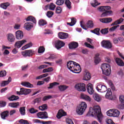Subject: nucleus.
Segmentation results:
<instances>
[{
	"label": "nucleus",
	"instance_id": "ea45409f",
	"mask_svg": "<svg viewBox=\"0 0 124 124\" xmlns=\"http://www.w3.org/2000/svg\"><path fill=\"white\" fill-rule=\"evenodd\" d=\"M47 21L44 19H40L38 22L39 26H45V25H47Z\"/></svg>",
	"mask_w": 124,
	"mask_h": 124
},
{
	"label": "nucleus",
	"instance_id": "aec40b11",
	"mask_svg": "<svg viewBox=\"0 0 124 124\" xmlns=\"http://www.w3.org/2000/svg\"><path fill=\"white\" fill-rule=\"evenodd\" d=\"M46 10H47V9H49V10H55V8H56V5L54 4L53 3H51L50 4H48L45 6Z\"/></svg>",
	"mask_w": 124,
	"mask_h": 124
},
{
	"label": "nucleus",
	"instance_id": "e2e57ef3",
	"mask_svg": "<svg viewBox=\"0 0 124 124\" xmlns=\"http://www.w3.org/2000/svg\"><path fill=\"white\" fill-rule=\"evenodd\" d=\"M106 123L108 124H115L113 121L110 119H107L106 120Z\"/></svg>",
	"mask_w": 124,
	"mask_h": 124
},
{
	"label": "nucleus",
	"instance_id": "13d9d810",
	"mask_svg": "<svg viewBox=\"0 0 124 124\" xmlns=\"http://www.w3.org/2000/svg\"><path fill=\"white\" fill-rule=\"evenodd\" d=\"M120 27V25L114 26L109 29V31H115L117 30V28Z\"/></svg>",
	"mask_w": 124,
	"mask_h": 124
},
{
	"label": "nucleus",
	"instance_id": "1a4fd4ad",
	"mask_svg": "<svg viewBox=\"0 0 124 124\" xmlns=\"http://www.w3.org/2000/svg\"><path fill=\"white\" fill-rule=\"evenodd\" d=\"M96 90H97V92H99V93H105V92H107V87L99 83L96 87Z\"/></svg>",
	"mask_w": 124,
	"mask_h": 124
},
{
	"label": "nucleus",
	"instance_id": "4468645a",
	"mask_svg": "<svg viewBox=\"0 0 124 124\" xmlns=\"http://www.w3.org/2000/svg\"><path fill=\"white\" fill-rule=\"evenodd\" d=\"M27 40H22L21 41H17L16 42L15 44V46L16 47V48H17L18 49L21 48L25 43H26Z\"/></svg>",
	"mask_w": 124,
	"mask_h": 124
},
{
	"label": "nucleus",
	"instance_id": "f257e3e1",
	"mask_svg": "<svg viewBox=\"0 0 124 124\" xmlns=\"http://www.w3.org/2000/svg\"><path fill=\"white\" fill-rule=\"evenodd\" d=\"M87 115L90 117H96L99 122L101 123L102 122L103 115H102L101 113L100 107L99 106L96 105L93 107H90Z\"/></svg>",
	"mask_w": 124,
	"mask_h": 124
},
{
	"label": "nucleus",
	"instance_id": "9d476101",
	"mask_svg": "<svg viewBox=\"0 0 124 124\" xmlns=\"http://www.w3.org/2000/svg\"><path fill=\"white\" fill-rule=\"evenodd\" d=\"M101 46L103 48H106V49H111L113 47L112 46V43L109 41L104 40L101 42Z\"/></svg>",
	"mask_w": 124,
	"mask_h": 124
},
{
	"label": "nucleus",
	"instance_id": "864d4df0",
	"mask_svg": "<svg viewBox=\"0 0 124 124\" xmlns=\"http://www.w3.org/2000/svg\"><path fill=\"white\" fill-rule=\"evenodd\" d=\"M53 15H54V12H53L51 11H48L46 13V16L48 18H51V17H52L53 16Z\"/></svg>",
	"mask_w": 124,
	"mask_h": 124
},
{
	"label": "nucleus",
	"instance_id": "5701e85b",
	"mask_svg": "<svg viewBox=\"0 0 124 124\" xmlns=\"http://www.w3.org/2000/svg\"><path fill=\"white\" fill-rule=\"evenodd\" d=\"M58 36L60 39H65L66 38H67L68 34L66 33L60 32L58 34Z\"/></svg>",
	"mask_w": 124,
	"mask_h": 124
},
{
	"label": "nucleus",
	"instance_id": "412c9836",
	"mask_svg": "<svg viewBox=\"0 0 124 124\" xmlns=\"http://www.w3.org/2000/svg\"><path fill=\"white\" fill-rule=\"evenodd\" d=\"M64 116H66V112L61 109L58 111V113L57 115V117L58 119H61L62 117H63Z\"/></svg>",
	"mask_w": 124,
	"mask_h": 124
},
{
	"label": "nucleus",
	"instance_id": "c756f323",
	"mask_svg": "<svg viewBox=\"0 0 124 124\" xmlns=\"http://www.w3.org/2000/svg\"><path fill=\"white\" fill-rule=\"evenodd\" d=\"M113 21V19L111 18H101L100 19V21L102 23H110V22H112Z\"/></svg>",
	"mask_w": 124,
	"mask_h": 124
},
{
	"label": "nucleus",
	"instance_id": "b1692460",
	"mask_svg": "<svg viewBox=\"0 0 124 124\" xmlns=\"http://www.w3.org/2000/svg\"><path fill=\"white\" fill-rule=\"evenodd\" d=\"M71 22L67 23V25H68L70 27H73V26H74L76 24L77 19L75 17H71Z\"/></svg>",
	"mask_w": 124,
	"mask_h": 124
},
{
	"label": "nucleus",
	"instance_id": "cd10ccee",
	"mask_svg": "<svg viewBox=\"0 0 124 124\" xmlns=\"http://www.w3.org/2000/svg\"><path fill=\"white\" fill-rule=\"evenodd\" d=\"M9 115V112L8 111V110H6L1 113V117L3 120H5Z\"/></svg>",
	"mask_w": 124,
	"mask_h": 124
},
{
	"label": "nucleus",
	"instance_id": "4be33fe9",
	"mask_svg": "<svg viewBox=\"0 0 124 124\" xmlns=\"http://www.w3.org/2000/svg\"><path fill=\"white\" fill-rule=\"evenodd\" d=\"M33 27V25H32L31 22H27L24 24V28H25L27 31H31Z\"/></svg>",
	"mask_w": 124,
	"mask_h": 124
},
{
	"label": "nucleus",
	"instance_id": "052dcab7",
	"mask_svg": "<svg viewBox=\"0 0 124 124\" xmlns=\"http://www.w3.org/2000/svg\"><path fill=\"white\" fill-rule=\"evenodd\" d=\"M64 2V0H57L56 4H57V5H62V4H63Z\"/></svg>",
	"mask_w": 124,
	"mask_h": 124
},
{
	"label": "nucleus",
	"instance_id": "c85d7f7f",
	"mask_svg": "<svg viewBox=\"0 0 124 124\" xmlns=\"http://www.w3.org/2000/svg\"><path fill=\"white\" fill-rule=\"evenodd\" d=\"M78 47V43L77 42H72L69 45L70 49H75Z\"/></svg>",
	"mask_w": 124,
	"mask_h": 124
},
{
	"label": "nucleus",
	"instance_id": "2eb2a0df",
	"mask_svg": "<svg viewBox=\"0 0 124 124\" xmlns=\"http://www.w3.org/2000/svg\"><path fill=\"white\" fill-rule=\"evenodd\" d=\"M97 9L100 12H104V11L110 10V9H111V7L109 6H101L98 7Z\"/></svg>",
	"mask_w": 124,
	"mask_h": 124
},
{
	"label": "nucleus",
	"instance_id": "37998d69",
	"mask_svg": "<svg viewBox=\"0 0 124 124\" xmlns=\"http://www.w3.org/2000/svg\"><path fill=\"white\" fill-rule=\"evenodd\" d=\"M48 108V107L47 106V105L44 104L42 106H40L39 107V110L41 111H45V110H46V109Z\"/></svg>",
	"mask_w": 124,
	"mask_h": 124
},
{
	"label": "nucleus",
	"instance_id": "6e6d98bb",
	"mask_svg": "<svg viewBox=\"0 0 124 124\" xmlns=\"http://www.w3.org/2000/svg\"><path fill=\"white\" fill-rule=\"evenodd\" d=\"M29 111L31 114H35V113H37V112H38V110L33 108H31L29 109Z\"/></svg>",
	"mask_w": 124,
	"mask_h": 124
},
{
	"label": "nucleus",
	"instance_id": "9b49d317",
	"mask_svg": "<svg viewBox=\"0 0 124 124\" xmlns=\"http://www.w3.org/2000/svg\"><path fill=\"white\" fill-rule=\"evenodd\" d=\"M31 93V90L29 89H24L21 88L20 92L17 91V94H19V95L21 94H24V95H27V94H29Z\"/></svg>",
	"mask_w": 124,
	"mask_h": 124
},
{
	"label": "nucleus",
	"instance_id": "2f4dec72",
	"mask_svg": "<svg viewBox=\"0 0 124 124\" xmlns=\"http://www.w3.org/2000/svg\"><path fill=\"white\" fill-rule=\"evenodd\" d=\"M21 85L24 87H26V88H34L33 85L29 82H22Z\"/></svg>",
	"mask_w": 124,
	"mask_h": 124
},
{
	"label": "nucleus",
	"instance_id": "a878e982",
	"mask_svg": "<svg viewBox=\"0 0 124 124\" xmlns=\"http://www.w3.org/2000/svg\"><path fill=\"white\" fill-rule=\"evenodd\" d=\"M124 21V19L123 18H120V19L117 20L116 21H114L111 24V26H115L116 25H120V24H122Z\"/></svg>",
	"mask_w": 124,
	"mask_h": 124
},
{
	"label": "nucleus",
	"instance_id": "4d7b16f0",
	"mask_svg": "<svg viewBox=\"0 0 124 124\" xmlns=\"http://www.w3.org/2000/svg\"><path fill=\"white\" fill-rule=\"evenodd\" d=\"M108 84H109V87L111 88L113 91L115 90V87H114V84H113L112 81L109 80L108 82Z\"/></svg>",
	"mask_w": 124,
	"mask_h": 124
},
{
	"label": "nucleus",
	"instance_id": "c9c22d12",
	"mask_svg": "<svg viewBox=\"0 0 124 124\" xmlns=\"http://www.w3.org/2000/svg\"><path fill=\"white\" fill-rule=\"evenodd\" d=\"M19 105V104L18 102L10 103L8 104V106H9V107H11L12 108H17V107H18Z\"/></svg>",
	"mask_w": 124,
	"mask_h": 124
},
{
	"label": "nucleus",
	"instance_id": "7ed1b4c3",
	"mask_svg": "<svg viewBox=\"0 0 124 124\" xmlns=\"http://www.w3.org/2000/svg\"><path fill=\"white\" fill-rule=\"evenodd\" d=\"M87 107H88V105H87L86 102H81V104L76 108V112L77 114L79 116H82V115L85 113L86 109H87Z\"/></svg>",
	"mask_w": 124,
	"mask_h": 124
},
{
	"label": "nucleus",
	"instance_id": "680f3d73",
	"mask_svg": "<svg viewBox=\"0 0 124 124\" xmlns=\"http://www.w3.org/2000/svg\"><path fill=\"white\" fill-rule=\"evenodd\" d=\"M19 123L23 124H30V123H29L28 120H25L23 119H21L20 120H19Z\"/></svg>",
	"mask_w": 124,
	"mask_h": 124
},
{
	"label": "nucleus",
	"instance_id": "393cba45",
	"mask_svg": "<svg viewBox=\"0 0 124 124\" xmlns=\"http://www.w3.org/2000/svg\"><path fill=\"white\" fill-rule=\"evenodd\" d=\"M68 88H69V87L65 85H60L58 86V89L60 92H64V91H66Z\"/></svg>",
	"mask_w": 124,
	"mask_h": 124
},
{
	"label": "nucleus",
	"instance_id": "0e129e2a",
	"mask_svg": "<svg viewBox=\"0 0 124 124\" xmlns=\"http://www.w3.org/2000/svg\"><path fill=\"white\" fill-rule=\"evenodd\" d=\"M6 75V72L5 70H2L0 72V77H4Z\"/></svg>",
	"mask_w": 124,
	"mask_h": 124
},
{
	"label": "nucleus",
	"instance_id": "a211bd4d",
	"mask_svg": "<svg viewBox=\"0 0 124 124\" xmlns=\"http://www.w3.org/2000/svg\"><path fill=\"white\" fill-rule=\"evenodd\" d=\"M80 98H81V99H83V100H85L86 101H88V102H91V101H92V98L84 93L81 94Z\"/></svg>",
	"mask_w": 124,
	"mask_h": 124
},
{
	"label": "nucleus",
	"instance_id": "338daca9",
	"mask_svg": "<svg viewBox=\"0 0 124 124\" xmlns=\"http://www.w3.org/2000/svg\"><path fill=\"white\" fill-rule=\"evenodd\" d=\"M85 45L86 47H87L88 48H90V49H93V46L91 45L90 44H88V43L85 42Z\"/></svg>",
	"mask_w": 124,
	"mask_h": 124
},
{
	"label": "nucleus",
	"instance_id": "7c9ffc66",
	"mask_svg": "<svg viewBox=\"0 0 124 124\" xmlns=\"http://www.w3.org/2000/svg\"><path fill=\"white\" fill-rule=\"evenodd\" d=\"M115 62H116V63L118 64V65H119L120 66H124V62L123 61V60H122L121 59L116 58L115 59Z\"/></svg>",
	"mask_w": 124,
	"mask_h": 124
},
{
	"label": "nucleus",
	"instance_id": "20e7f679",
	"mask_svg": "<svg viewBox=\"0 0 124 124\" xmlns=\"http://www.w3.org/2000/svg\"><path fill=\"white\" fill-rule=\"evenodd\" d=\"M101 69L102 70L103 74L106 76H109L111 74V66L108 63H104L101 65Z\"/></svg>",
	"mask_w": 124,
	"mask_h": 124
},
{
	"label": "nucleus",
	"instance_id": "de8ad7c7",
	"mask_svg": "<svg viewBox=\"0 0 124 124\" xmlns=\"http://www.w3.org/2000/svg\"><path fill=\"white\" fill-rule=\"evenodd\" d=\"M57 85H60V83L56 82L51 83L49 84V87H47V89H53V88L55 87V86H57Z\"/></svg>",
	"mask_w": 124,
	"mask_h": 124
},
{
	"label": "nucleus",
	"instance_id": "774afa93",
	"mask_svg": "<svg viewBox=\"0 0 124 124\" xmlns=\"http://www.w3.org/2000/svg\"><path fill=\"white\" fill-rule=\"evenodd\" d=\"M108 16V15L107 11H105V12L101 14V17H106V16Z\"/></svg>",
	"mask_w": 124,
	"mask_h": 124
},
{
	"label": "nucleus",
	"instance_id": "f8f14e48",
	"mask_svg": "<svg viewBox=\"0 0 124 124\" xmlns=\"http://www.w3.org/2000/svg\"><path fill=\"white\" fill-rule=\"evenodd\" d=\"M37 117L39 119H48V113L46 111L40 112L37 113Z\"/></svg>",
	"mask_w": 124,
	"mask_h": 124
},
{
	"label": "nucleus",
	"instance_id": "423d86ee",
	"mask_svg": "<svg viewBox=\"0 0 124 124\" xmlns=\"http://www.w3.org/2000/svg\"><path fill=\"white\" fill-rule=\"evenodd\" d=\"M107 115L108 117L118 118L120 116V111L116 109H110L107 112Z\"/></svg>",
	"mask_w": 124,
	"mask_h": 124
},
{
	"label": "nucleus",
	"instance_id": "3c124183",
	"mask_svg": "<svg viewBox=\"0 0 124 124\" xmlns=\"http://www.w3.org/2000/svg\"><path fill=\"white\" fill-rule=\"evenodd\" d=\"M53 68L52 67H49L46 69H44L43 70V73H46V72H51L52 71H53Z\"/></svg>",
	"mask_w": 124,
	"mask_h": 124
},
{
	"label": "nucleus",
	"instance_id": "0eeeda50",
	"mask_svg": "<svg viewBox=\"0 0 124 124\" xmlns=\"http://www.w3.org/2000/svg\"><path fill=\"white\" fill-rule=\"evenodd\" d=\"M80 26L83 30L87 31L88 29H92L93 27V22L92 20H89L85 25H83V21H81L80 22Z\"/></svg>",
	"mask_w": 124,
	"mask_h": 124
},
{
	"label": "nucleus",
	"instance_id": "dca6fc26",
	"mask_svg": "<svg viewBox=\"0 0 124 124\" xmlns=\"http://www.w3.org/2000/svg\"><path fill=\"white\" fill-rule=\"evenodd\" d=\"M65 44L64 43L62 42L60 40L57 41L55 43V47L57 49V50H60L62 47H63Z\"/></svg>",
	"mask_w": 124,
	"mask_h": 124
},
{
	"label": "nucleus",
	"instance_id": "bf43d9fd",
	"mask_svg": "<svg viewBox=\"0 0 124 124\" xmlns=\"http://www.w3.org/2000/svg\"><path fill=\"white\" fill-rule=\"evenodd\" d=\"M66 124H74L73 121H72V119L70 118H67L66 119Z\"/></svg>",
	"mask_w": 124,
	"mask_h": 124
},
{
	"label": "nucleus",
	"instance_id": "8fccbe9b",
	"mask_svg": "<svg viewBox=\"0 0 124 124\" xmlns=\"http://www.w3.org/2000/svg\"><path fill=\"white\" fill-rule=\"evenodd\" d=\"M45 51V48L43 46H40L38 50V52L39 54H42L44 53Z\"/></svg>",
	"mask_w": 124,
	"mask_h": 124
},
{
	"label": "nucleus",
	"instance_id": "39448f33",
	"mask_svg": "<svg viewBox=\"0 0 124 124\" xmlns=\"http://www.w3.org/2000/svg\"><path fill=\"white\" fill-rule=\"evenodd\" d=\"M74 88L78 92H84L86 91V84L84 83H78L74 85Z\"/></svg>",
	"mask_w": 124,
	"mask_h": 124
},
{
	"label": "nucleus",
	"instance_id": "a19ab883",
	"mask_svg": "<svg viewBox=\"0 0 124 124\" xmlns=\"http://www.w3.org/2000/svg\"><path fill=\"white\" fill-rule=\"evenodd\" d=\"M65 4L68 9H71V2L70 0H65Z\"/></svg>",
	"mask_w": 124,
	"mask_h": 124
},
{
	"label": "nucleus",
	"instance_id": "c03bdc74",
	"mask_svg": "<svg viewBox=\"0 0 124 124\" xmlns=\"http://www.w3.org/2000/svg\"><path fill=\"white\" fill-rule=\"evenodd\" d=\"M91 79V74L88 72H86L84 76V80L86 81H89Z\"/></svg>",
	"mask_w": 124,
	"mask_h": 124
},
{
	"label": "nucleus",
	"instance_id": "49530a36",
	"mask_svg": "<svg viewBox=\"0 0 124 124\" xmlns=\"http://www.w3.org/2000/svg\"><path fill=\"white\" fill-rule=\"evenodd\" d=\"M19 112L22 116H25L26 115V108H25V107L20 108Z\"/></svg>",
	"mask_w": 124,
	"mask_h": 124
},
{
	"label": "nucleus",
	"instance_id": "6ab92c4d",
	"mask_svg": "<svg viewBox=\"0 0 124 124\" xmlns=\"http://www.w3.org/2000/svg\"><path fill=\"white\" fill-rule=\"evenodd\" d=\"M87 89L89 94H93V87L92 83H89L87 85Z\"/></svg>",
	"mask_w": 124,
	"mask_h": 124
},
{
	"label": "nucleus",
	"instance_id": "473e14b6",
	"mask_svg": "<svg viewBox=\"0 0 124 124\" xmlns=\"http://www.w3.org/2000/svg\"><path fill=\"white\" fill-rule=\"evenodd\" d=\"M91 4L93 7H96V6L100 5V3H98L97 0H93L91 2Z\"/></svg>",
	"mask_w": 124,
	"mask_h": 124
},
{
	"label": "nucleus",
	"instance_id": "5fc2aeb1",
	"mask_svg": "<svg viewBox=\"0 0 124 124\" xmlns=\"http://www.w3.org/2000/svg\"><path fill=\"white\" fill-rule=\"evenodd\" d=\"M62 9L61 7H57L56 9V13L57 14H60L62 13Z\"/></svg>",
	"mask_w": 124,
	"mask_h": 124
},
{
	"label": "nucleus",
	"instance_id": "58836bf2",
	"mask_svg": "<svg viewBox=\"0 0 124 124\" xmlns=\"http://www.w3.org/2000/svg\"><path fill=\"white\" fill-rule=\"evenodd\" d=\"M94 62L96 64H98L99 62H100V58H99V54L95 55L94 58Z\"/></svg>",
	"mask_w": 124,
	"mask_h": 124
},
{
	"label": "nucleus",
	"instance_id": "603ef678",
	"mask_svg": "<svg viewBox=\"0 0 124 124\" xmlns=\"http://www.w3.org/2000/svg\"><path fill=\"white\" fill-rule=\"evenodd\" d=\"M52 97L53 96L51 95H46V96H45L43 98V101H46V100H48V99H51V98H52Z\"/></svg>",
	"mask_w": 124,
	"mask_h": 124
},
{
	"label": "nucleus",
	"instance_id": "09e8293b",
	"mask_svg": "<svg viewBox=\"0 0 124 124\" xmlns=\"http://www.w3.org/2000/svg\"><path fill=\"white\" fill-rule=\"evenodd\" d=\"M119 102L122 105H124V96L123 95H121L119 96Z\"/></svg>",
	"mask_w": 124,
	"mask_h": 124
},
{
	"label": "nucleus",
	"instance_id": "79ce46f5",
	"mask_svg": "<svg viewBox=\"0 0 124 124\" xmlns=\"http://www.w3.org/2000/svg\"><path fill=\"white\" fill-rule=\"evenodd\" d=\"M9 5H10V3L8 2L3 3L0 4V7L3 9H6V8H7Z\"/></svg>",
	"mask_w": 124,
	"mask_h": 124
},
{
	"label": "nucleus",
	"instance_id": "4c0bfd02",
	"mask_svg": "<svg viewBox=\"0 0 124 124\" xmlns=\"http://www.w3.org/2000/svg\"><path fill=\"white\" fill-rule=\"evenodd\" d=\"M93 98L94 100H96V101H97L98 102H99V101L101 100V97L98 94H94L93 95Z\"/></svg>",
	"mask_w": 124,
	"mask_h": 124
},
{
	"label": "nucleus",
	"instance_id": "6e6552de",
	"mask_svg": "<svg viewBox=\"0 0 124 124\" xmlns=\"http://www.w3.org/2000/svg\"><path fill=\"white\" fill-rule=\"evenodd\" d=\"M34 53H35L34 50L29 49L21 52V55L25 58H26L27 57H31V56H33Z\"/></svg>",
	"mask_w": 124,
	"mask_h": 124
},
{
	"label": "nucleus",
	"instance_id": "69168bd1",
	"mask_svg": "<svg viewBox=\"0 0 124 124\" xmlns=\"http://www.w3.org/2000/svg\"><path fill=\"white\" fill-rule=\"evenodd\" d=\"M5 106H6V102L0 101V107L1 108L2 107H5Z\"/></svg>",
	"mask_w": 124,
	"mask_h": 124
},
{
	"label": "nucleus",
	"instance_id": "bb28decb",
	"mask_svg": "<svg viewBox=\"0 0 124 124\" xmlns=\"http://www.w3.org/2000/svg\"><path fill=\"white\" fill-rule=\"evenodd\" d=\"M12 78L9 77L8 80L2 81L0 83V87H5L6 85H8L10 82H11Z\"/></svg>",
	"mask_w": 124,
	"mask_h": 124
},
{
	"label": "nucleus",
	"instance_id": "e433bc0d",
	"mask_svg": "<svg viewBox=\"0 0 124 124\" xmlns=\"http://www.w3.org/2000/svg\"><path fill=\"white\" fill-rule=\"evenodd\" d=\"M32 46V43L30 42L26 45H25L24 46H22L21 48V50H26V49H29V48H31Z\"/></svg>",
	"mask_w": 124,
	"mask_h": 124
},
{
	"label": "nucleus",
	"instance_id": "ddd939ff",
	"mask_svg": "<svg viewBox=\"0 0 124 124\" xmlns=\"http://www.w3.org/2000/svg\"><path fill=\"white\" fill-rule=\"evenodd\" d=\"M7 40L9 43H13L15 42L16 38L13 34L9 33L7 35Z\"/></svg>",
	"mask_w": 124,
	"mask_h": 124
},
{
	"label": "nucleus",
	"instance_id": "f704fd0d",
	"mask_svg": "<svg viewBox=\"0 0 124 124\" xmlns=\"http://www.w3.org/2000/svg\"><path fill=\"white\" fill-rule=\"evenodd\" d=\"M27 21H30V22H32V23H34L35 24L36 23V20L35 19V18L32 16H29L26 19Z\"/></svg>",
	"mask_w": 124,
	"mask_h": 124
},
{
	"label": "nucleus",
	"instance_id": "72a5a7b5",
	"mask_svg": "<svg viewBox=\"0 0 124 124\" xmlns=\"http://www.w3.org/2000/svg\"><path fill=\"white\" fill-rule=\"evenodd\" d=\"M106 98L108 99H112V92L110 90H108L105 95Z\"/></svg>",
	"mask_w": 124,
	"mask_h": 124
},
{
	"label": "nucleus",
	"instance_id": "f03ea898",
	"mask_svg": "<svg viewBox=\"0 0 124 124\" xmlns=\"http://www.w3.org/2000/svg\"><path fill=\"white\" fill-rule=\"evenodd\" d=\"M67 66L68 69L74 73L79 74L82 70L80 65L73 61H69L67 63Z\"/></svg>",
	"mask_w": 124,
	"mask_h": 124
},
{
	"label": "nucleus",
	"instance_id": "a18cd8bd",
	"mask_svg": "<svg viewBox=\"0 0 124 124\" xmlns=\"http://www.w3.org/2000/svg\"><path fill=\"white\" fill-rule=\"evenodd\" d=\"M10 101H14V100H17L19 99V97L17 96L12 95V96L8 98Z\"/></svg>",
	"mask_w": 124,
	"mask_h": 124
},
{
	"label": "nucleus",
	"instance_id": "f3484780",
	"mask_svg": "<svg viewBox=\"0 0 124 124\" xmlns=\"http://www.w3.org/2000/svg\"><path fill=\"white\" fill-rule=\"evenodd\" d=\"M24 37V33L23 31H16V38L18 40H21Z\"/></svg>",
	"mask_w": 124,
	"mask_h": 124
}]
</instances>
